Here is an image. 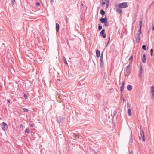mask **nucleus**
<instances>
[{
	"label": "nucleus",
	"instance_id": "1",
	"mask_svg": "<svg viewBox=\"0 0 154 154\" xmlns=\"http://www.w3.org/2000/svg\"><path fill=\"white\" fill-rule=\"evenodd\" d=\"M141 31H139V33L136 34L135 38L136 39V42L137 43L140 42V40L141 39V37L140 35L141 34Z\"/></svg>",
	"mask_w": 154,
	"mask_h": 154
},
{
	"label": "nucleus",
	"instance_id": "2",
	"mask_svg": "<svg viewBox=\"0 0 154 154\" xmlns=\"http://www.w3.org/2000/svg\"><path fill=\"white\" fill-rule=\"evenodd\" d=\"M139 137L140 140H142L143 141H145V136L143 130H142V131H141L140 135L139 136Z\"/></svg>",
	"mask_w": 154,
	"mask_h": 154
},
{
	"label": "nucleus",
	"instance_id": "3",
	"mask_svg": "<svg viewBox=\"0 0 154 154\" xmlns=\"http://www.w3.org/2000/svg\"><path fill=\"white\" fill-rule=\"evenodd\" d=\"M118 7L119 8H126L128 7V5L126 2H123L119 4Z\"/></svg>",
	"mask_w": 154,
	"mask_h": 154
},
{
	"label": "nucleus",
	"instance_id": "4",
	"mask_svg": "<svg viewBox=\"0 0 154 154\" xmlns=\"http://www.w3.org/2000/svg\"><path fill=\"white\" fill-rule=\"evenodd\" d=\"M2 129L4 131H6L8 129V126L7 124L4 122H2V125H1Z\"/></svg>",
	"mask_w": 154,
	"mask_h": 154
},
{
	"label": "nucleus",
	"instance_id": "5",
	"mask_svg": "<svg viewBox=\"0 0 154 154\" xmlns=\"http://www.w3.org/2000/svg\"><path fill=\"white\" fill-rule=\"evenodd\" d=\"M100 35L102 36L104 38H105L106 37V34L105 33V30L103 29L100 32Z\"/></svg>",
	"mask_w": 154,
	"mask_h": 154
},
{
	"label": "nucleus",
	"instance_id": "6",
	"mask_svg": "<svg viewBox=\"0 0 154 154\" xmlns=\"http://www.w3.org/2000/svg\"><path fill=\"white\" fill-rule=\"evenodd\" d=\"M151 89V93L152 95L153 96L154 98V86H152L150 88Z\"/></svg>",
	"mask_w": 154,
	"mask_h": 154
},
{
	"label": "nucleus",
	"instance_id": "7",
	"mask_svg": "<svg viewBox=\"0 0 154 154\" xmlns=\"http://www.w3.org/2000/svg\"><path fill=\"white\" fill-rule=\"evenodd\" d=\"M124 85L125 83L123 82H122L120 88V90L121 91H122L124 90Z\"/></svg>",
	"mask_w": 154,
	"mask_h": 154
},
{
	"label": "nucleus",
	"instance_id": "8",
	"mask_svg": "<svg viewBox=\"0 0 154 154\" xmlns=\"http://www.w3.org/2000/svg\"><path fill=\"white\" fill-rule=\"evenodd\" d=\"M100 20L102 23H104L106 21H107V19L106 17L104 18H101L100 19Z\"/></svg>",
	"mask_w": 154,
	"mask_h": 154
},
{
	"label": "nucleus",
	"instance_id": "9",
	"mask_svg": "<svg viewBox=\"0 0 154 154\" xmlns=\"http://www.w3.org/2000/svg\"><path fill=\"white\" fill-rule=\"evenodd\" d=\"M146 60V55L145 54H144L143 56V57L142 58V61L144 63L145 62V61Z\"/></svg>",
	"mask_w": 154,
	"mask_h": 154
},
{
	"label": "nucleus",
	"instance_id": "10",
	"mask_svg": "<svg viewBox=\"0 0 154 154\" xmlns=\"http://www.w3.org/2000/svg\"><path fill=\"white\" fill-rule=\"evenodd\" d=\"M105 2L106 3V8H108L109 5V0H104Z\"/></svg>",
	"mask_w": 154,
	"mask_h": 154
},
{
	"label": "nucleus",
	"instance_id": "11",
	"mask_svg": "<svg viewBox=\"0 0 154 154\" xmlns=\"http://www.w3.org/2000/svg\"><path fill=\"white\" fill-rule=\"evenodd\" d=\"M96 56L97 57H99L100 55V51L97 50L96 51Z\"/></svg>",
	"mask_w": 154,
	"mask_h": 154
},
{
	"label": "nucleus",
	"instance_id": "12",
	"mask_svg": "<svg viewBox=\"0 0 154 154\" xmlns=\"http://www.w3.org/2000/svg\"><path fill=\"white\" fill-rule=\"evenodd\" d=\"M139 25V26L140 27L139 31H141V30L142 27V22L141 21H140Z\"/></svg>",
	"mask_w": 154,
	"mask_h": 154
},
{
	"label": "nucleus",
	"instance_id": "13",
	"mask_svg": "<svg viewBox=\"0 0 154 154\" xmlns=\"http://www.w3.org/2000/svg\"><path fill=\"white\" fill-rule=\"evenodd\" d=\"M56 29H57V32L59 31V25L58 23H56Z\"/></svg>",
	"mask_w": 154,
	"mask_h": 154
},
{
	"label": "nucleus",
	"instance_id": "14",
	"mask_svg": "<svg viewBox=\"0 0 154 154\" xmlns=\"http://www.w3.org/2000/svg\"><path fill=\"white\" fill-rule=\"evenodd\" d=\"M127 89L128 90L131 91L132 89V87L131 85H128L127 86Z\"/></svg>",
	"mask_w": 154,
	"mask_h": 154
},
{
	"label": "nucleus",
	"instance_id": "15",
	"mask_svg": "<svg viewBox=\"0 0 154 154\" xmlns=\"http://www.w3.org/2000/svg\"><path fill=\"white\" fill-rule=\"evenodd\" d=\"M142 68H140V70L139 71V74H138L139 76L140 77L142 75Z\"/></svg>",
	"mask_w": 154,
	"mask_h": 154
},
{
	"label": "nucleus",
	"instance_id": "16",
	"mask_svg": "<svg viewBox=\"0 0 154 154\" xmlns=\"http://www.w3.org/2000/svg\"><path fill=\"white\" fill-rule=\"evenodd\" d=\"M131 110L130 109H128V114L129 116H131Z\"/></svg>",
	"mask_w": 154,
	"mask_h": 154
},
{
	"label": "nucleus",
	"instance_id": "17",
	"mask_svg": "<svg viewBox=\"0 0 154 154\" xmlns=\"http://www.w3.org/2000/svg\"><path fill=\"white\" fill-rule=\"evenodd\" d=\"M100 14L103 15L105 14V12L103 10H101L100 11Z\"/></svg>",
	"mask_w": 154,
	"mask_h": 154
},
{
	"label": "nucleus",
	"instance_id": "18",
	"mask_svg": "<svg viewBox=\"0 0 154 154\" xmlns=\"http://www.w3.org/2000/svg\"><path fill=\"white\" fill-rule=\"evenodd\" d=\"M117 12L119 14H120L122 13V9L121 8H118L117 9Z\"/></svg>",
	"mask_w": 154,
	"mask_h": 154
},
{
	"label": "nucleus",
	"instance_id": "19",
	"mask_svg": "<svg viewBox=\"0 0 154 154\" xmlns=\"http://www.w3.org/2000/svg\"><path fill=\"white\" fill-rule=\"evenodd\" d=\"M133 56H131L130 57L129 59V61L130 62H132V60H133Z\"/></svg>",
	"mask_w": 154,
	"mask_h": 154
},
{
	"label": "nucleus",
	"instance_id": "20",
	"mask_svg": "<svg viewBox=\"0 0 154 154\" xmlns=\"http://www.w3.org/2000/svg\"><path fill=\"white\" fill-rule=\"evenodd\" d=\"M22 109L23 110V111L25 112H27L29 110L28 109L26 108H22Z\"/></svg>",
	"mask_w": 154,
	"mask_h": 154
},
{
	"label": "nucleus",
	"instance_id": "21",
	"mask_svg": "<svg viewBox=\"0 0 154 154\" xmlns=\"http://www.w3.org/2000/svg\"><path fill=\"white\" fill-rule=\"evenodd\" d=\"M104 23L106 26L108 27V24L107 21H106Z\"/></svg>",
	"mask_w": 154,
	"mask_h": 154
},
{
	"label": "nucleus",
	"instance_id": "22",
	"mask_svg": "<svg viewBox=\"0 0 154 154\" xmlns=\"http://www.w3.org/2000/svg\"><path fill=\"white\" fill-rule=\"evenodd\" d=\"M142 48L145 50H146V46L144 45H143L142 46Z\"/></svg>",
	"mask_w": 154,
	"mask_h": 154
},
{
	"label": "nucleus",
	"instance_id": "23",
	"mask_svg": "<svg viewBox=\"0 0 154 154\" xmlns=\"http://www.w3.org/2000/svg\"><path fill=\"white\" fill-rule=\"evenodd\" d=\"M26 132L27 133H30V130L29 128H27L26 129Z\"/></svg>",
	"mask_w": 154,
	"mask_h": 154
},
{
	"label": "nucleus",
	"instance_id": "24",
	"mask_svg": "<svg viewBox=\"0 0 154 154\" xmlns=\"http://www.w3.org/2000/svg\"><path fill=\"white\" fill-rule=\"evenodd\" d=\"M64 63L65 64H67V61H66V59L65 58V57H64Z\"/></svg>",
	"mask_w": 154,
	"mask_h": 154
},
{
	"label": "nucleus",
	"instance_id": "25",
	"mask_svg": "<svg viewBox=\"0 0 154 154\" xmlns=\"http://www.w3.org/2000/svg\"><path fill=\"white\" fill-rule=\"evenodd\" d=\"M151 52V55L152 56L153 54V50L152 49H151L150 50Z\"/></svg>",
	"mask_w": 154,
	"mask_h": 154
},
{
	"label": "nucleus",
	"instance_id": "26",
	"mask_svg": "<svg viewBox=\"0 0 154 154\" xmlns=\"http://www.w3.org/2000/svg\"><path fill=\"white\" fill-rule=\"evenodd\" d=\"M102 27L101 26H99L98 27V30H100L102 29Z\"/></svg>",
	"mask_w": 154,
	"mask_h": 154
},
{
	"label": "nucleus",
	"instance_id": "27",
	"mask_svg": "<svg viewBox=\"0 0 154 154\" xmlns=\"http://www.w3.org/2000/svg\"><path fill=\"white\" fill-rule=\"evenodd\" d=\"M102 1H103V0H102ZM105 4H106V3L104 2H103L101 3V5H102V6H103V5H104Z\"/></svg>",
	"mask_w": 154,
	"mask_h": 154
},
{
	"label": "nucleus",
	"instance_id": "28",
	"mask_svg": "<svg viewBox=\"0 0 154 154\" xmlns=\"http://www.w3.org/2000/svg\"><path fill=\"white\" fill-rule=\"evenodd\" d=\"M24 97H25V99H27V98H28L27 96L25 94H24Z\"/></svg>",
	"mask_w": 154,
	"mask_h": 154
},
{
	"label": "nucleus",
	"instance_id": "29",
	"mask_svg": "<svg viewBox=\"0 0 154 154\" xmlns=\"http://www.w3.org/2000/svg\"><path fill=\"white\" fill-rule=\"evenodd\" d=\"M15 2V0H11V3L13 5H14V2Z\"/></svg>",
	"mask_w": 154,
	"mask_h": 154
},
{
	"label": "nucleus",
	"instance_id": "30",
	"mask_svg": "<svg viewBox=\"0 0 154 154\" xmlns=\"http://www.w3.org/2000/svg\"><path fill=\"white\" fill-rule=\"evenodd\" d=\"M36 4L38 6H39L40 5V3L38 2H37Z\"/></svg>",
	"mask_w": 154,
	"mask_h": 154
},
{
	"label": "nucleus",
	"instance_id": "31",
	"mask_svg": "<svg viewBox=\"0 0 154 154\" xmlns=\"http://www.w3.org/2000/svg\"><path fill=\"white\" fill-rule=\"evenodd\" d=\"M20 128H23V127L22 125H20Z\"/></svg>",
	"mask_w": 154,
	"mask_h": 154
},
{
	"label": "nucleus",
	"instance_id": "32",
	"mask_svg": "<svg viewBox=\"0 0 154 154\" xmlns=\"http://www.w3.org/2000/svg\"><path fill=\"white\" fill-rule=\"evenodd\" d=\"M30 126L32 127H33L34 126V125L32 124H31L30 125Z\"/></svg>",
	"mask_w": 154,
	"mask_h": 154
},
{
	"label": "nucleus",
	"instance_id": "33",
	"mask_svg": "<svg viewBox=\"0 0 154 154\" xmlns=\"http://www.w3.org/2000/svg\"><path fill=\"white\" fill-rule=\"evenodd\" d=\"M129 154H133L132 151H131L129 152Z\"/></svg>",
	"mask_w": 154,
	"mask_h": 154
},
{
	"label": "nucleus",
	"instance_id": "34",
	"mask_svg": "<svg viewBox=\"0 0 154 154\" xmlns=\"http://www.w3.org/2000/svg\"><path fill=\"white\" fill-rule=\"evenodd\" d=\"M152 30L153 31H154V24L153 25V26L152 27Z\"/></svg>",
	"mask_w": 154,
	"mask_h": 154
},
{
	"label": "nucleus",
	"instance_id": "35",
	"mask_svg": "<svg viewBox=\"0 0 154 154\" xmlns=\"http://www.w3.org/2000/svg\"><path fill=\"white\" fill-rule=\"evenodd\" d=\"M110 37H109V41H108V43H107V45L108 44L109 42V41H110Z\"/></svg>",
	"mask_w": 154,
	"mask_h": 154
},
{
	"label": "nucleus",
	"instance_id": "36",
	"mask_svg": "<svg viewBox=\"0 0 154 154\" xmlns=\"http://www.w3.org/2000/svg\"><path fill=\"white\" fill-rule=\"evenodd\" d=\"M54 1V0H51V2H53Z\"/></svg>",
	"mask_w": 154,
	"mask_h": 154
},
{
	"label": "nucleus",
	"instance_id": "37",
	"mask_svg": "<svg viewBox=\"0 0 154 154\" xmlns=\"http://www.w3.org/2000/svg\"><path fill=\"white\" fill-rule=\"evenodd\" d=\"M8 102L9 103H10V101H9V100H8Z\"/></svg>",
	"mask_w": 154,
	"mask_h": 154
},
{
	"label": "nucleus",
	"instance_id": "38",
	"mask_svg": "<svg viewBox=\"0 0 154 154\" xmlns=\"http://www.w3.org/2000/svg\"><path fill=\"white\" fill-rule=\"evenodd\" d=\"M82 6H83V4H82Z\"/></svg>",
	"mask_w": 154,
	"mask_h": 154
},
{
	"label": "nucleus",
	"instance_id": "39",
	"mask_svg": "<svg viewBox=\"0 0 154 154\" xmlns=\"http://www.w3.org/2000/svg\"><path fill=\"white\" fill-rule=\"evenodd\" d=\"M102 57V55H101V57Z\"/></svg>",
	"mask_w": 154,
	"mask_h": 154
}]
</instances>
